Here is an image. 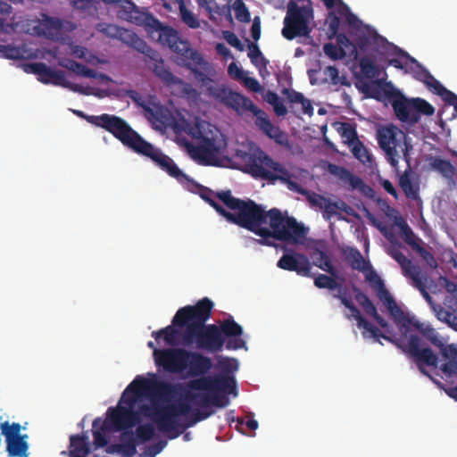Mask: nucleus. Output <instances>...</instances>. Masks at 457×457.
I'll use <instances>...</instances> for the list:
<instances>
[{"label":"nucleus","mask_w":457,"mask_h":457,"mask_svg":"<svg viewBox=\"0 0 457 457\" xmlns=\"http://www.w3.org/2000/svg\"><path fill=\"white\" fill-rule=\"evenodd\" d=\"M277 266L285 270L295 271L302 277H313L311 272L312 263L309 258L303 253H284L278 260Z\"/></svg>","instance_id":"22"},{"label":"nucleus","mask_w":457,"mask_h":457,"mask_svg":"<svg viewBox=\"0 0 457 457\" xmlns=\"http://www.w3.org/2000/svg\"><path fill=\"white\" fill-rule=\"evenodd\" d=\"M311 15L312 9L300 7L294 1H290L283 21L282 36L287 40H293L297 37H309L312 31L309 26Z\"/></svg>","instance_id":"10"},{"label":"nucleus","mask_w":457,"mask_h":457,"mask_svg":"<svg viewBox=\"0 0 457 457\" xmlns=\"http://www.w3.org/2000/svg\"><path fill=\"white\" fill-rule=\"evenodd\" d=\"M49 84H53L54 86H60V87H62L65 88H69L70 90H71L73 92L80 93L83 95L90 94L89 87H84L80 85L74 84V83H71L69 80H67V79L65 77V73L62 71L54 70V71L53 73V78L51 79Z\"/></svg>","instance_id":"36"},{"label":"nucleus","mask_w":457,"mask_h":457,"mask_svg":"<svg viewBox=\"0 0 457 457\" xmlns=\"http://www.w3.org/2000/svg\"><path fill=\"white\" fill-rule=\"evenodd\" d=\"M71 446L73 448V452L77 453L87 454L89 452L87 437L80 435H72L70 437Z\"/></svg>","instance_id":"60"},{"label":"nucleus","mask_w":457,"mask_h":457,"mask_svg":"<svg viewBox=\"0 0 457 457\" xmlns=\"http://www.w3.org/2000/svg\"><path fill=\"white\" fill-rule=\"evenodd\" d=\"M111 5L112 11L120 20L138 23L141 21L140 12L134 3L129 0H102Z\"/></svg>","instance_id":"25"},{"label":"nucleus","mask_w":457,"mask_h":457,"mask_svg":"<svg viewBox=\"0 0 457 457\" xmlns=\"http://www.w3.org/2000/svg\"><path fill=\"white\" fill-rule=\"evenodd\" d=\"M170 50L175 53L176 62L179 66L190 67V64L196 63L201 64L204 62V58L201 54L190 47V44L187 40L179 39Z\"/></svg>","instance_id":"23"},{"label":"nucleus","mask_w":457,"mask_h":457,"mask_svg":"<svg viewBox=\"0 0 457 457\" xmlns=\"http://www.w3.org/2000/svg\"><path fill=\"white\" fill-rule=\"evenodd\" d=\"M180 39L179 33L172 28L168 26H162L160 23L159 41L162 45L172 47Z\"/></svg>","instance_id":"54"},{"label":"nucleus","mask_w":457,"mask_h":457,"mask_svg":"<svg viewBox=\"0 0 457 457\" xmlns=\"http://www.w3.org/2000/svg\"><path fill=\"white\" fill-rule=\"evenodd\" d=\"M121 144L134 153L151 159L162 170L176 179L179 183L183 184L186 181H189V177L177 166L170 157L147 142L131 126L122 139Z\"/></svg>","instance_id":"5"},{"label":"nucleus","mask_w":457,"mask_h":457,"mask_svg":"<svg viewBox=\"0 0 457 457\" xmlns=\"http://www.w3.org/2000/svg\"><path fill=\"white\" fill-rule=\"evenodd\" d=\"M358 60L360 71L355 73L357 79H372L379 75L378 67L373 59L369 56H362Z\"/></svg>","instance_id":"32"},{"label":"nucleus","mask_w":457,"mask_h":457,"mask_svg":"<svg viewBox=\"0 0 457 457\" xmlns=\"http://www.w3.org/2000/svg\"><path fill=\"white\" fill-rule=\"evenodd\" d=\"M213 306L212 301L204 297L195 305H187L177 311L171 323L184 328L181 345L210 353L220 352L224 345L228 350L245 348L246 343L241 338L243 328L231 316L220 326L206 324Z\"/></svg>","instance_id":"1"},{"label":"nucleus","mask_w":457,"mask_h":457,"mask_svg":"<svg viewBox=\"0 0 457 457\" xmlns=\"http://www.w3.org/2000/svg\"><path fill=\"white\" fill-rule=\"evenodd\" d=\"M283 94L287 96V100L292 104H301L304 113H312V106L304 96L294 89L285 88Z\"/></svg>","instance_id":"51"},{"label":"nucleus","mask_w":457,"mask_h":457,"mask_svg":"<svg viewBox=\"0 0 457 457\" xmlns=\"http://www.w3.org/2000/svg\"><path fill=\"white\" fill-rule=\"evenodd\" d=\"M233 8L235 10L236 19L240 22H249L251 21V14L243 2V0H236Z\"/></svg>","instance_id":"61"},{"label":"nucleus","mask_w":457,"mask_h":457,"mask_svg":"<svg viewBox=\"0 0 457 457\" xmlns=\"http://www.w3.org/2000/svg\"><path fill=\"white\" fill-rule=\"evenodd\" d=\"M60 65L66 68L67 70L74 72L79 76L85 78H96V71L93 69L88 68L85 64L79 63L71 59H65L60 62Z\"/></svg>","instance_id":"42"},{"label":"nucleus","mask_w":457,"mask_h":457,"mask_svg":"<svg viewBox=\"0 0 457 457\" xmlns=\"http://www.w3.org/2000/svg\"><path fill=\"white\" fill-rule=\"evenodd\" d=\"M72 112L88 123L108 131L120 143L130 128L124 119L114 114L87 115L79 110H72Z\"/></svg>","instance_id":"16"},{"label":"nucleus","mask_w":457,"mask_h":457,"mask_svg":"<svg viewBox=\"0 0 457 457\" xmlns=\"http://www.w3.org/2000/svg\"><path fill=\"white\" fill-rule=\"evenodd\" d=\"M335 298L340 300L341 303L345 306L351 312V315H347V318L350 319L353 317L357 321V326L360 327L364 321L365 318L361 314L359 309L353 304L352 300L347 296L346 289H344V292L341 290L338 291L337 294L333 295Z\"/></svg>","instance_id":"41"},{"label":"nucleus","mask_w":457,"mask_h":457,"mask_svg":"<svg viewBox=\"0 0 457 457\" xmlns=\"http://www.w3.org/2000/svg\"><path fill=\"white\" fill-rule=\"evenodd\" d=\"M23 70L27 73L35 74L37 76V79L44 83L49 84L53 78L54 69L48 67L44 62H30L23 65Z\"/></svg>","instance_id":"33"},{"label":"nucleus","mask_w":457,"mask_h":457,"mask_svg":"<svg viewBox=\"0 0 457 457\" xmlns=\"http://www.w3.org/2000/svg\"><path fill=\"white\" fill-rule=\"evenodd\" d=\"M183 399L177 404H170L179 417L186 416L187 418L192 413L191 401L186 399L185 393L182 395Z\"/></svg>","instance_id":"63"},{"label":"nucleus","mask_w":457,"mask_h":457,"mask_svg":"<svg viewBox=\"0 0 457 457\" xmlns=\"http://www.w3.org/2000/svg\"><path fill=\"white\" fill-rule=\"evenodd\" d=\"M149 417L156 425L158 430L167 433L170 439L178 437L186 429L182 428L183 424L180 423L179 417L170 404L155 408L154 411L149 414Z\"/></svg>","instance_id":"18"},{"label":"nucleus","mask_w":457,"mask_h":457,"mask_svg":"<svg viewBox=\"0 0 457 457\" xmlns=\"http://www.w3.org/2000/svg\"><path fill=\"white\" fill-rule=\"evenodd\" d=\"M386 49L387 52H390L393 50V53L397 55L395 58H391L388 60L389 65L396 68V69H403V63L400 57H404L406 59H409L411 62H417V61L411 57L408 53L404 52L403 49L399 48L396 46H394L393 44H390L389 42H386Z\"/></svg>","instance_id":"50"},{"label":"nucleus","mask_w":457,"mask_h":457,"mask_svg":"<svg viewBox=\"0 0 457 457\" xmlns=\"http://www.w3.org/2000/svg\"><path fill=\"white\" fill-rule=\"evenodd\" d=\"M432 310L439 320L445 321L452 327L457 326L456 317L453 316L451 311L445 306L442 307L441 305L436 304L432 308Z\"/></svg>","instance_id":"58"},{"label":"nucleus","mask_w":457,"mask_h":457,"mask_svg":"<svg viewBox=\"0 0 457 457\" xmlns=\"http://www.w3.org/2000/svg\"><path fill=\"white\" fill-rule=\"evenodd\" d=\"M323 52L333 61L342 60L347 56L341 47L333 43L324 44Z\"/></svg>","instance_id":"62"},{"label":"nucleus","mask_w":457,"mask_h":457,"mask_svg":"<svg viewBox=\"0 0 457 457\" xmlns=\"http://www.w3.org/2000/svg\"><path fill=\"white\" fill-rule=\"evenodd\" d=\"M207 94L216 102L233 109L237 112H242L249 98L235 92L225 84H212L207 87Z\"/></svg>","instance_id":"19"},{"label":"nucleus","mask_w":457,"mask_h":457,"mask_svg":"<svg viewBox=\"0 0 457 457\" xmlns=\"http://www.w3.org/2000/svg\"><path fill=\"white\" fill-rule=\"evenodd\" d=\"M264 100L270 105H272L274 112L277 116H285L287 113V109L278 94L269 90L265 96Z\"/></svg>","instance_id":"56"},{"label":"nucleus","mask_w":457,"mask_h":457,"mask_svg":"<svg viewBox=\"0 0 457 457\" xmlns=\"http://www.w3.org/2000/svg\"><path fill=\"white\" fill-rule=\"evenodd\" d=\"M127 406L119 405L118 407H110L107 410L108 425L114 431H121L133 428L139 423L140 418L137 411L133 410L136 403V397L120 399Z\"/></svg>","instance_id":"15"},{"label":"nucleus","mask_w":457,"mask_h":457,"mask_svg":"<svg viewBox=\"0 0 457 457\" xmlns=\"http://www.w3.org/2000/svg\"><path fill=\"white\" fill-rule=\"evenodd\" d=\"M440 349L445 361V363L441 366V370L448 378L457 375V345H444Z\"/></svg>","instance_id":"29"},{"label":"nucleus","mask_w":457,"mask_h":457,"mask_svg":"<svg viewBox=\"0 0 457 457\" xmlns=\"http://www.w3.org/2000/svg\"><path fill=\"white\" fill-rule=\"evenodd\" d=\"M335 36L337 46L343 49L345 54L349 57H353L354 60H357L358 50L356 45L353 44L344 33H338Z\"/></svg>","instance_id":"52"},{"label":"nucleus","mask_w":457,"mask_h":457,"mask_svg":"<svg viewBox=\"0 0 457 457\" xmlns=\"http://www.w3.org/2000/svg\"><path fill=\"white\" fill-rule=\"evenodd\" d=\"M173 4H178L180 19L185 24L191 29H197L200 27L198 19L189 9L187 8L184 0H174Z\"/></svg>","instance_id":"49"},{"label":"nucleus","mask_w":457,"mask_h":457,"mask_svg":"<svg viewBox=\"0 0 457 457\" xmlns=\"http://www.w3.org/2000/svg\"><path fill=\"white\" fill-rule=\"evenodd\" d=\"M216 197L232 212L225 209L222 217L229 223L246 228L261 237L270 234V228L262 227L267 223L264 208L254 201L243 200L232 195L230 190L216 193Z\"/></svg>","instance_id":"3"},{"label":"nucleus","mask_w":457,"mask_h":457,"mask_svg":"<svg viewBox=\"0 0 457 457\" xmlns=\"http://www.w3.org/2000/svg\"><path fill=\"white\" fill-rule=\"evenodd\" d=\"M452 286L453 289L445 297L444 304L456 317L457 320V285L453 284Z\"/></svg>","instance_id":"64"},{"label":"nucleus","mask_w":457,"mask_h":457,"mask_svg":"<svg viewBox=\"0 0 457 457\" xmlns=\"http://www.w3.org/2000/svg\"><path fill=\"white\" fill-rule=\"evenodd\" d=\"M154 435L155 429L154 425L152 423H145L137 426L134 436L138 445H140L150 441L154 436Z\"/></svg>","instance_id":"55"},{"label":"nucleus","mask_w":457,"mask_h":457,"mask_svg":"<svg viewBox=\"0 0 457 457\" xmlns=\"http://www.w3.org/2000/svg\"><path fill=\"white\" fill-rule=\"evenodd\" d=\"M314 285L318 288H328L329 290L338 289V291L344 292V289H346L342 286V283H338L333 278L325 274H319L318 276H314Z\"/></svg>","instance_id":"53"},{"label":"nucleus","mask_w":457,"mask_h":457,"mask_svg":"<svg viewBox=\"0 0 457 457\" xmlns=\"http://www.w3.org/2000/svg\"><path fill=\"white\" fill-rule=\"evenodd\" d=\"M96 29L109 37L117 38L140 52H145V42L132 30L111 23H99Z\"/></svg>","instance_id":"20"},{"label":"nucleus","mask_w":457,"mask_h":457,"mask_svg":"<svg viewBox=\"0 0 457 457\" xmlns=\"http://www.w3.org/2000/svg\"><path fill=\"white\" fill-rule=\"evenodd\" d=\"M245 111H249L256 117V126L267 137L274 139L278 144H283V139L285 138L284 132L278 127L274 126L266 112L255 105L251 99H249L242 112Z\"/></svg>","instance_id":"21"},{"label":"nucleus","mask_w":457,"mask_h":457,"mask_svg":"<svg viewBox=\"0 0 457 457\" xmlns=\"http://www.w3.org/2000/svg\"><path fill=\"white\" fill-rule=\"evenodd\" d=\"M210 136L208 134L204 135L199 131L198 138L200 142L193 150L194 157L205 165H213L218 155L226 146L223 136L218 129H216L215 134L212 130H210Z\"/></svg>","instance_id":"14"},{"label":"nucleus","mask_w":457,"mask_h":457,"mask_svg":"<svg viewBox=\"0 0 457 457\" xmlns=\"http://www.w3.org/2000/svg\"><path fill=\"white\" fill-rule=\"evenodd\" d=\"M93 428L94 444L96 447L99 448L107 445L108 440L104 433L112 430L110 425H108V420L103 421L100 418H96L93 421Z\"/></svg>","instance_id":"38"},{"label":"nucleus","mask_w":457,"mask_h":457,"mask_svg":"<svg viewBox=\"0 0 457 457\" xmlns=\"http://www.w3.org/2000/svg\"><path fill=\"white\" fill-rule=\"evenodd\" d=\"M385 94L396 118L402 122L414 125L420 121L421 114L431 116L435 113L434 106L422 98L408 99L398 89L386 91Z\"/></svg>","instance_id":"8"},{"label":"nucleus","mask_w":457,"mask_h":457,"mask_svg":"<svg viewBox=\"0 0 457 457\" xmlns=\"http://www.w3.org/2000/svg\"><path fill=\"white\" fill-rule=\"evenodd\" d=\"M120 445L119 448L121 449L120 453L124 454L126 457H132L137 453V446L138 443L137 442L134 433L132 431H124L121 434Z\"/></svg>","instance_id":"45"},{"label":"nucleus","mask_w":457,"mask_h":457,"mask_svg":"<svg viewBox=\"0 0 457 457\" xmlns=\"http://www.w3.org/2000/svg\"><path fill=\"white\" fill-rule=\"evenodd\" d=\"M411 280H412L413 287L420 292V294L422 295V296L424 297L426 302L429 304L431 309L434 306H436V304L435 303L433 298L431 297L429 293L427 291V287L425 285L426 278H423L420 274Z\"/></svg>","instance_id":"59"},{"label":"nucleus","mask_w":457,"mask_h":457,"mask_svg":"<svg viewBox=\"0 0 457 457\" xmlns=\"http://www.w3.org/2000/svg\"><path fill=\"white\" fill-rule=\"evenodd\" d=\"M267 172L262 173L264 179L274 183L277 180H280L284 183H289L292 178L291 173L286 169L281 163L275 162L273 159L270 162Z\"/></svg>","instance_id":"31"},{"label":"nucleus","mask_w":457,"mask_h":457,"mask_svg":"<svg viewBox=\"0 0 457 457\" xmlns=\"http://www.w3.org/2000/svg\"><path fill=\"white\" fill-rule=\"evenodd\" d=\"M186 182L197 188V194L200 195V197L204 200L210 206H212L218 214L220 216L223 215L225 208L213 199L214 192L212 189L196 183L190 178L189 181Z\"/></svg>","instance_id":"35"},{"label":"nucleus","mask_w":457,"mask_h":457,"mask_svg":"<svg viewBox=\"0 0 457 457\" xmlns=\"http://www.w3.org/2000/svg\"><path fill=\"white\" fill-rule=\"evenodd\" d=\"M370 272L366 275V279L370 283H373V287L377 291V295L381 302H383L384 305L387 309L390 316L393 312H398L397 303L395 298L392 296L390 292L386 287L383 280L378 276V274L371 269H369Z\"/></svg>","instance_id":"24"},{"label":"nucleus","mask_w":457,"mask_h":457,"mask_svg":"<svg viewBox=\"0 0 457 457\" xmlns=\"http://www.w3.org/2000/svg\"><path fill=\"white\" fill-rule=\"evenodd\" d=\"M214 413L212 410L202 409V410H195L186 419L185 423L183 424L182 428H188L195 426L196 423L203 421L209 417H211Z\"/></svg>","instance_id":"57"},{"label":"nucleus","mask_w":457,"mask_h":457,"mask_svg":"<svg viewBox=\"0 0 457 457\" xmlns=\"http://www.w3.org/2000/svg\"><path fill=\"white\" fill-rule=\"evenodd\" d=\"M377 139L386 161L395 170L398 169L401 154L410 168V152L412 150V145L403 130L393 124L381 126L377 130Z\"/></svg>","instance_id":"6"},{"label":"nucleus","mask_w":457,"mask_h":457,"mask_svg":"<svg viewBox=\"0 0 457 457\" xmlns=\"http://www.w3.org/2000/svg\"><path fill=\"white\" fill-rule=\"evenodd\" d=\"M391 318L405 340H409L408 335L412 330H417L433 345L438 348L444 346V339L430 324L420 322L415 316L405 313L401 307L398 312H393Z\"/></svg>","instance_id":"11"},{"label":"nucleus","mask_w":457,"mask_h":457,"mask_svg":"<svg viewBox=\"0 0 457 457\" xmlns=\"http://www.w3.org/2000/svg\"><path fill=\"white\" fill-rule=\"evenodd\" d=\"M236 158L242 166L241 170L254 179H264L265 173L270 169L272 158L256 145H251L247 151L238 149Z\"/></svg>","instance_id":"12"},{"label":"nucleus","mask_w":457,"mask_h":457,"mask_svg":"<svg viewBox=\"0 0 457 457\" xmlns=\"http://www.w3.org/2000/svg\"><path fill=\"white\" fill-rule=\"evenodd\" d=\"M148 120H152L160 129L170 128L174 123V118L169 109L159 105L154 108L149 105L145 108Z\"/></svg>","instance_id":"26"},{"label":"nucleus","mask_w":457,"mask_h":457,"mask_svg":"<svg viewBox=\"0 0 457 457\" xmlns=\"http://www.w3.org/2000/svg\"><path fill=\"white\" fill-rule=\"evenodd\" d=\"M184 328L174 326L173 323L162 328L158 331H153L152 337L157 343H160V339H163L166 345L175 347L178 345H181V333Z\"/></svg>","instance_id":"28"},{"label":"nucleus","mask_w":457,"mask_h":457,"mask_svg":"<svg viewBox=\"0 0 457 457\" xmlns=\"http://www.w3.org/2000/svg\"><path fill=\"white\" fill-rule=\"evenodd\" d=\"M186 68L191 71L203 87L207 88L208 86L215 83V81L210 78L211 75H214L215 71L212 66L204 59L201 64L192 62L190 67Z\"/></svg>","instance_id":"30"},{"label":"nucleus","mask_w":457,"mask_h":457,"mask_svg":"<svg viewBox=\"0 0 457 457\" xmlns=\"http://www.w3.org/2000/svg\"><path fill=\"white\" fill-rule=\"evenodd\" d=\"M330 171L337 175L342 180L347 182L353 189L359 188L362 189L365 187L363 180L353 175L350 170L345 167H339L337 165H330Z\"/></svg>","instance_id":"37"},{"label":"nucleus","mask_w":457,"mask_h":457,"mask_svg":"<svg viewBox=\"0 0 457 457\" xmlns=\"http://www.w3.org/2000/svg\"><path fill=\"white\" fill-rule=\"evenodd\" d=\"M431 167L439 172L445 179H453L455 174V168L450 161L436 156L431 160Z\"/></svg>","instance_id":"47"},{"label":"nucleus","mask_w":457,"mask_h":457,"mask_svg":"<svg viewBox=\"0 0 457 457\" xmlns=\"http://www.w3.org/2000/svg\"><path fill=\"white\" fill-rule=\"evenodd\" d=\"M346 259L353 270L364 272L370 268V263L364 260L361 252L356 248H350L348 250Z\"/></svg>","instance_id":"48"},{"label":"nucleus","mask_w":457,"mask_h":457,"mask_svg":"<svg viewBox=\"0 0 457 457\" xmlns=\"http://www.w3.org/2000/svg\"><path fill=\"white\" fill-rule=\"evenodd\" d=\"M151 381L142 376H137L135 379L124 390L123 398L139 397L144 392L150 389Z\"/></svg>","instance_id":"34"},{"label":"nucleus","mask_w":457,"mask_h":457,"mask_svg":"<svg viewBox=\"0 0 457 457\" xmlns=\"http://www.w3.org/2000/svg\"><path fill=\"white\" fill-rule=\"evenodd\" d=\"M182 388L183 387L179 385H175L165 381H157L154 382V393L160 398L168 400L175 396L178 389Z\"/></svg>","instance_id":"44"},{"label":"nucleus","mask_w":457,"mask_h":457,"mask_svg":"<svg viewBox=\"0 0 457 457\" xmlns=\"http://www.w3.org/2000/svg\"><path fill=\"white\" fill-rule=\"evenodd\" d=\"M313 265L321 269L322 270L336 276V269L333 266L328 255L322 250L316 248L311 254Z\"/></svg>","instance_id":"40"},{"label":"nucleus","mask_w":457,"mask_h":457,"mask_svg":"<svg viewBox=\"0 0 457 457\" xmlns=\"http://www.w3.org/2000/svg\"><path fill=\"white\" fill-rule=\"evenodd\" d=\"M248 49V57L250 58L252 63L259 70L260 74L262 76V71L267 70L269 61L263 56L256 44L249 42Z\"/></svg>","instance_id":"43"},{"label":"nucleus","mask_w":457,"mask_h":457,"mask_svg":"<svg viewBox=\"0 0 457 457\" xmlns=\"http://www.w3.org/2000/svg\"><path fill=\"white\" fill-rule=\"evenodd\" d=\"M265 215H267V220H269L271 228L270 234L265 236V239L273 237L280 241L297 243L305 238L306 228L294 217L283 215L281 211L277 208L265 211Z\"/></svg>","instance_id":"9"},{"label":"nucleus","mask_w":457,"mask_h":457,"mask_svg":"<svg viewBox=\"0 0 457 457\" xmlns=\"http://www.w3.org/2000/svg\"><path fill=\"white\" fill-rule=\"evenodd\" d=\"M362 328L365 331L362 332L363 337H366V332H369L370 337L376 341L379 342V338L382 337L385 340L395 344L403 353L411 359L417 365L419 370L428 376L434 383L439 386L442 384L434 379L431 375L425 370L424 366L436 367L438 362V357L428 348H420L421 340L417 335H410L409 340H405L401 334L398 338L390 337L383 334L377 327L372 325L369 320L365 321L359 327Z\"/></svg>","instance_id":"4"},{"label":"nucleus","mask_w":457,"mask_h":457,"mask_svg":"<svg viewBox=\"0 0 457 457\" xmlns=\"http://www.w3.org/2000/svg\"><path fill=\"white\" fill-rule=\"evenodd\" d=\"M410 171L411 167L407 166L406 170L399 177V186L407 198L417 200L419 198V186L412 183Z\"/></svg>","instance_id":"39"},{"label":"nucleus","mask_w":457,"mask_h":457,"mask_svg":"<svg viewBox=\"0 0 457 457\" xmlns=\"http://www.w3.org/2000/svg\"><path fill=\"white\" fill-rule=\"evenodd\" d=\"M186 399L192 402V403L206 409L212 406V393L211 391H202L198 393L191 392V389L185 390Z\"/></svg>","instance_id":"46"},{"label":"nucleus","mask_w":457,"mask_h":457,"mask_svg":"<svg viewBox=\"0 0 457 457\" xmlns=\"http://www.w3.org/2000/svg\"><path fill=\"white\" fill-rule=\"evenodd\" d=\"M389 254L401 266L403 274L406 278L413 279L421 274L420 268L412 264L411 261L403 254L399 247H392L389 250Z\"/></svg>","instance_id":"27"},{"label":"nucleus","mask_w":457,"mask_h":457,"mask_svg":"<svg viewBox=\"0 0 457 457\" xmlns=\"http://www.w3.org/2000/svg\"><path fill=\"white\" fill-rule=\"evenodd\" d=\"M147 346L153 349L155 365L170 374L195 378L207 374L212 368V359L196 351L182 347L156 348L152 341L147 343Z\"/></svg>","instance_id":"2"},{"label":"nucleus","mask_w":457,"mask_h":457,"mask_svg":"<svg viewBox=\"0 0 457 457\" xmlns=\"http://www.w3.org/2000/svg\"><path fill=\"white\" fill-rule=\"evenodd\" d=\"M1 434L4 436L6 442V452L9 457H28L29 444L28 436L21 435L20 423L8 421L1 423Z\"/></svg>","instance_id":"17"},{"label":"nucleus","mask_w":457,"mask_h":457,"mask_svg":"<svg viewBox=\"0 0 457 457\" xmlns=\"http://www.w3.org/2000/svg\"><path fill=\"white\" fill-rule=\"evenodd\" d=\"M150 58L154 62L152 67L154 74L165 87L174 89L177 95L182 96L189 98H197L199 96L197 90L191 84L185 82L171 72L170 67L165 64L162 58L157 53H154Z\"/></svg>","instance_id":"13"},{"label":"nucleus","mask_w":457,"mask_h":457,"mask_svg":"<svg viewBox=\"0 0 457 457\" xmlns=\"http://www.w3.org/2000/svg\"><path fill=\"white\" fill-rule=\"evenodd\" d=\"M200 375L187 383V389L194 391H211L212 406L224 408L229 403L228 395L237 396V382L233 376L220 374L217 376Z\"/></svg>","instance_id":"7"}]
</instances>
